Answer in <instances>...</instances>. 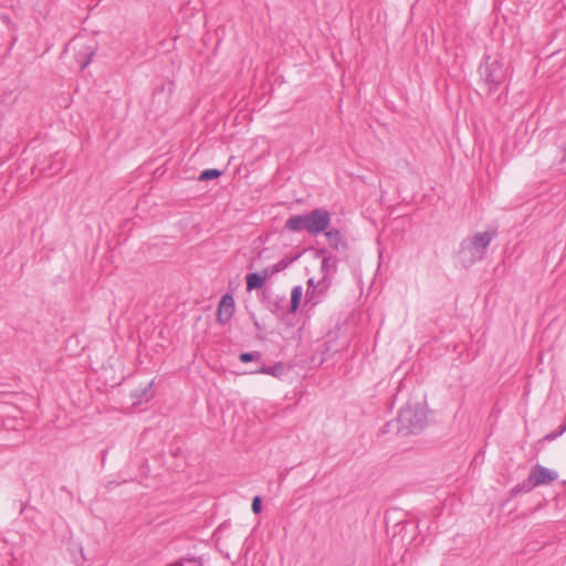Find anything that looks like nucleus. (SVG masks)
Returning a JSON list of instances; mask_svg holds the SVG:
<instances>
[{
  "instance_id": "f257e3e1",
  "label": "nucleus",
  "mask_w": 566,
  "mask_h": 566,
  "mask_svg": "<svg viewBox=\"0 0 566 566\" xmlns=\"http://www.w3.org/2000/svg\"><path fill=\"white\" fill-rule=\"evenodd\" d=\"M496 232H478L471 237L465 238L459 249V255L462 262L467 265H471L478 261H481L491 241L495 237Z\"/></svg>"
},
{
  "instance_id": "f03ea898",
  "label": "nucleus",
  "mask_w": 566,
  "mask_h": 566,
  "mask_svg": "<svg viewBox=\"0 0 566 566\" xmlns=\"http://www.w3.org/2000/svg\"><path fill=\"white\" fill-rule=\"evenodd\" d=\"M398 431L405 434H415L427 424L424 409L419 405H407L400 409L397 417Z\"/></svg>"
},
{
  "instance_id": "7ed1b4c3",
  "label": "nucleus",
  "mask_w": 566,
  "mask_h": 566,
  "mask_svg": "<svg viewBox=\"0 0 566 566\" xmlns=\"http://www.w3.org/2000/svg\"><path fill=\"white\" fill-rule=\"evenodd\" d=\"M479 73L484 84L488 85L490 94L497 90L506 77L503 63L490 55L485 56L484 63L479 67Z\"/></svg>"
},
{
  "instance_id": "20e7f679",
  "label": "nucleus",
  "mask_w": 566,
  "mask_h": 566,
  "mask_svg": "<svg viewBox=\"0 0 566 566\" xmlns=\"http://www.w3.org/2000/svg\"><path fill=\"white\" fill-rule=\"evenodd\" d=\"M305 230L311 234H318L325 231L331 222V214L323 208H316L304 214Z\"/></svg>"
},
{
  "instance_id": "39448f33",
  "label": "nucleus",
  "mask_w": 566,
  "mask_h": 566,
  "mask_svg": "<svg viewBox=\"0 0 566 566\" xmlns=\"http://www.w3.org/2000/svg\"><path fill=\"white\" fill-rule=\"evenodd\" d=\"M329 285L331 282L325 279L319 280L317 283H315L314 279H308L305 292V303H310L313 306L318 304L327 292Z\"/></svg>"
},
{
  "instance_id": "423d86ee",
  "label": "nucleus",
  "mask_w": 566,
  "mask_h": 566,
  "mask_svg": "<svg viewBox=\"0 0 566 566\" xmlns=\"http://www.w3.org/2000/svg\"><path fill=\"white\" fill-rule=\"evenodd\" d=\"M557 472L549 470L541 464H536L532 468L528 474V485L535 488L544 484H549L557 480Z\"/></svg>"
},
{
  "instance_id": "0eeeda50",
  "label": "nucleus",
  "mask_w": 566,
  "mask_h": 566,
  "mask_svg": "<svg viewBox=\"0 0 566 566\" xmlns=\"http://www.w3.org/2000/svg\"><path fill=\"white\" fill-rule=\"evenodd\" d=\"M234 313V298L231 294L222 295L218 310H217V321L221 325H226L230 322Z\"/></svg>"
},
{
  "instance_id": "6e6552de",
  "label": "nucleus",
  "mask_w": 566,
  "mask_h": 566,
  "mask_svg": "<svg viewBox=\"0 0 566 566\" xmlns=\"http://www.w3.org/2000/svg\"><path fill=\"white\" fill-rule=\"evenodd\" d=\"M317 254L322 256L321 263V272L323 273V277L328 280L329 276L336 273L337 271V259L333 256L326 249L318 250Z\"/></svg>"
},
{
  "instance_id": "1a4fd4ad",
  "label": "nucleus",
  "mask_w": 566,
  "mask_h": 566,
  "mask_svg": "<svg viewBox=\"0 0 566 566\" xmlns=\"http://www.w3.org/2000/svg\"><path fill=\"white\" fill-rule=\"evenodd\" d=\"M270 277L269 270H262L260 272H251L245 276L247 291L251 292L261 289L265 281Z\"/></svg>"
},
{
  "instance_id": "9d476101",
  "label": "nucleus",
  "mask_w": 566,
  "mask_h": 566,
  "mask_svg": "<svg viewBox=\"0 0 566 566\" xmlns=\"http://www.w3.org/2000/svg\"><path fill=\"white\" fill-rule=\"evenodd\" d=\"M325 237H326L327 242L332 249H334L336 251L346 250L347 244H346V241L343 239L339 230H337V229H331L327 231L325 230Z\"/></svg>"
},
{
  "instance_id": "9b49d317",
  "label": "nucleus",
  "mask_w": 566,
  "mask_h": 566,
  "mask_svg": "<svg viewBox=\"0 0 566 566\" xmlns=\"http://www.w3.org/2000/svg\"><path fill=\"white\" fill-rule=\"evenodd\" d=\"M303 296V287L301 285H295L291 292V301L287 308V313L295 314L300 307L301 301Z\"/></svg>"
},
{
  "instance_id": "f8f14e48",
  "label": "nucleus",
  "mask_w": 566,
  "mask_h": 566,
  "mask_svg": "<svg viewBox=\"0 0 566 566\" xmlns=\"http://www.w3.org/2000/svg\"><path fill=\"white\" fill-rule=\"evenodd\" d=\"M285 229L300 232L305 230L304 214H293L285 221Z\"/></svg>"
},
{
  "instance_id": "ddd939ff",
  "label": "nucleus",
  "mask_w": 566,
  "mask_h": 566,
  "mask_svg": "<svg viewBox=\"0 0 566 566\" xmlns=\"http://www.w3.org/2000/svg\"><path fill=\"white\" fill-rule=\"evenodd\" d=\"M285 366L283 363H275L273 366H262L255 370H252V374H265L271 375L273 377H281L284 373Z\"/></svg>"
},
{
  "instance_id": "4468645a",
  "label": "nucleus",
  "mask_w": 566,
  "mask_h": 566,
  "mask_svg": "<svg viewBox=\"0 0 566 566\" xmlns=\"http://www.w3.org/2000/svg\"><path fill=\"white\" fill-rule=\"evenodd\" d=\"M293 261H294V259H282L277 263L273 264L272 266L264 268V270H269V273L271 276L275 273H279V272L285 270Z\"/></svg>"
},
{
  "instance_id": "2eb2a0df",
  "label": "nucleus",
  "mask_w": 566,
  "mask_h": 566,
  "mask_svg": "<svg viewBox=\"0 0 566 566\" xmlns=\"http://www.w3.org/2000/svg\"><path fill=\"white\" fill-rule=\"evenodd\" d=\"M271 312L276 314L277 316L283 315L285 310V297H279L274 302H271Z\"/></svg>"
},
{
  "instance_id": "dca6fc26",
  "label": "nucleus",
  "mask_w": 566,
  "mask_h": 566,
  "mask_svg": "<svg viewBox=\"0 0 566 566\" xmlns=\"http://www.w3.org/2000/svg\"><path fill=\"white\" fill-rule=\"evenodd\" d=\"M262 358V354L260 352H247V353H241L239 355V359L240 361L242 363H250V361H253V360H260Z\"/></svg>"
},
{
  "instance_id": "f3484780",
  "label": "nucleus",
  "mask_w": 566,
  "mask_h": 566,
  "mask_svg": "<svg viewBox=\"0 0 566 566\" xmlns=\"http://www.w3.org/2000/svg\"><path fill=\"white\" fill-rule=\"evenodd\" d=\"M534 486L528 485V479L526 481H523L522 483L516 484L511 490V495L516 496L520 493H527L530 492Z\"/></svg>"
},
{
  "instance_id": "a211bd4d",
  "label": "nucleus",
  "mask_w": 566,
  "mask_h": 566,
  "mask_svg": "<svg viewBox=\"0 0 566 566\" xmlns=\"http://www.w3.org/2000/svg\"><path fill=\"white\" fill-rule=\"evenodd\" d=\"M221 175H222L221 170H218V169H206V170H203L200 174L199 180L207 181V180H211V179L218 178Z\"/></svg>"
},
{
  "instance_id": "6ab92c4d",
  "label": "nucleus",
  "mask_w": 566,
  "mask_h": 566,
  "mask_svg": "<svg viewBox=\"0 0 566 566\" xmlns=\"http://www.w3.org/2000/svg\"><path fill=\"white\" fill-rule=\"evenodd\" d=\"M566 431V422L564 424H562L557 430L555 431H552L549 433H547L545 437H544V440L546 441H553L555 440L556 438H558L560 434H563V432Z\"/></svg>"
},
{
  "instance_id": "aec40b11",
  "label": "nucleus",
  "mask_w": 566,
  "mask_h": 566,
  "mask_svg": "<svg viewBox=\"0 0 566 566\" xmlns=\"http://www.w3.org/2000/svg\"><path fill=\"white\" fill-rule=\"evenodd\" d=\"M252 512L259 514L262 510V500L260 496H254L251 505Z\"/></svg>"
},
{
  "instance_id": "412c9836",
  "label": "nucleus",
  "mask_w": 566,
  "mask_h": 566,
  "mask_svg": "<svg viewBox=\"0 0 566 566\" xmlns=\"http://www.w3.org/2000/svg\"><path fill=\"white\" fill-rule=\"evenodd\" d=\"M151 386V382L148 385V387L144 388L140 395H137V397L143 398L147 395L148 388Z\"/></svg>"
},
{
  "instance_id": "4be33fe9",
  "label": "nucleus",
  "mask_w": 566,
  "mask_h": 566,
  "mask_svg": "<svg viewBox=\"0 0 566 566\" xmlns=\"http://www.w3.org/2000/svg\"><path fill=\"white\" fill-rule=\"evenodd\" d=\"M92 55L88 56V59L82 64V69L86 67V65L90 63Z\"/></svg>"
},
{
  "instance_id": "5701e85b",
  "label": "nucleus",
  "mask_w": 566,
  "mask_h": 566,
  "mask_svg": "<svg viewBox=\"0 0 566 566\" xmlns=\"http://www.w3.org/2000/svg\"><path fill=\"white\" fill-rule=\"evenodd\" d=\"M254 325L256 328H259V323L256 321L254 322Z\"/></svg>"
}]
</instances>
